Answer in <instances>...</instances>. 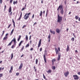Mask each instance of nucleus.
I'll return each instance as SVG.
<instances>
[{"mask_svg":"<svg viewBox=\"0 0 80 80\" xmlns=\"http://www.w3.org/2000/svg\"><path fill=\"white\" fill-rule=\"evenodd\" d=\"M3 76V74L1 73L0 74V77H2Z\"/></svg>","mask_w":80,"mask_h":80,"instance_id":"41","label":"nucleus"},{"mask_svg":"<svg viewBox=\"0 0 80 80\" xmlns=\"http://www.w3.org/2000/svg\"><path fill=\"white\" fill-rule=\"evenodd\" d=\"M62 7L63 5H61L58 7V8L57 9V10L59 11V9L60 8V12L62 15H63V13H64V11H63V9L62 8Z\"/></svg>","mask_w":80,"mask_h":80,"instance_id":"2","label":"nucleus"},{"mask_svg":"<svg viewBox=\"0 0 80 80\" xmlns=\"http://www.w3.org/2000/svg\"><path fill=\"white\" fill-rule=\"evenodd\" d=\"M23 42H24V41H21L20 42V43L22 44V43Z\"/></svg>","mask_w":80,"mask_h":80,"instance_id":"43","label":"nucleus"},{"mask_svg":"<svg viewBox=\"0 0 80 80\" xmlns=\"http://www.w3.org/2000/svg\"><path fill=\"white\" fill-rule=\"evenodd\" d=\"M23 48H24V46H23V47H22V48H21L22 51L23 50Z\"/></svg>","mask_w":80,"mask_h":80,"instance_id":"42","label":"nucleus"},{"mask_svg":"<svg viewBox=\"0 0 80 80\" xmlns=\"http://www.w3.org/2000/svg\"><path fill=\"white\" fill-rule=\"evenodd\" d=\"M22 44H21V43L20 42H19L18 45H19V47H20V46H21V45Z\"/></svg>","mask_w":80,"mask_h":80,"instance_id":"49","label":"nucleus"},{"mask_svg":"<svg viewBox=\"0 0 80 80\" xmlns=\"http://www.w3.org/2000/svg\"><path fill=\"white\" fill-rule=\"evenodd\" d=\"M29 40H31V35L30 36Z\"/></svg>","mask_w":80,"mask_h":80,"instance_id":"51","label":"nucleus"},{"mask_svg":"<svg viewBox=\"0 0 80 80\" xmlns=\"http://www.w3.org/2000/svg\"><path fill=\"white\" fill-rule=\"evenodd\" d=\"M51 72H52V70L50 69H49V70L47 71V73H51Z\"/></svg>","mask_w":80,"mask_h":80,"instance_id":"22","label":"nucleus"},{"mask_svg":"<svg viewBox=\"0 0 80 80\" xmlns=\"http://www.w3.org/2000/svg\"><path fill=\"white\" fill-rule=\"evenodd\" d=\"M8 12L9 13H10L11 12L9 15H10L11 16H12V7H10L9 8Z\"/></svg>","mask_w":80,"mask_h":80,"instance_id":"6","label":"nucleus"},{"mask_svg":"<svg viewBox=\"0 0 80 80\" xmlns=\"http://www.w3.org/2000/svg\"><path fill=\"white\" fill-rule=\"evenodd\" d=\"M5 33V31L4 30V31H3V32H2V35H1V37H2V36H3V35H4V33Z\"/></svg>","mask_w":80,"mask_h":80,"instance_id":"35","label":"nucleus"},{"mask_svg":"<svg viewBox=\"0 0 80 80\" xmlns=\"http://www.w3.org/2000/svg\"><path fill=\"white\" fill-rule=\"evenodd\" d=\"M31 14V13L29 12L28 13H26L24 15V20H27L28 18H29V17H30V15Z\"/></svg>","mask_w":80,"mask_h":80,"instance_id":"4","label":"nucleus"},{"mask_svg":"<svg viewBox=\"0 0 80 80\" xmlns=\"http://www.w3.org/2000/svg\"><path fill=\"white\" fill-rule=\"evenodd\" d=\"M8 35V33L6 34V35H5V37H8L7 36Z\"/></svg>","mask_w":80,"mask_h":80,"instance_id":"53","label":"nucleus"},{"mask_svg":"<svg viewBox=\"0 0 80 80\" xmlns=\"http://www.w3.org/2000/svg\"><path fill=\"white\" fill-rule=\"evenodd\" d=\"M38 59H36V65H37V64H38Z\"/></svg>","mask_w":80,"mask_h":80,"instance_id":"33","label":"nucleus"},{"mask_svg":"<svg viewBox=\"0 0 80 80\" xmlns=\"http://www.w3.org/2000/svg\"><path fill=\"white\" fill-rule=\"evenodd\" d=\"M30 46V44H28L26 45L25 46L26 48H27V47H28Z\"/></svg>","mask_w":80,"mask_h":80,"instance_id":"29","label":"nucleus"},{"mask_svg":"<svg viewBox=\"0 0 80 80\" xmlns=\"http://www.w3.org/2000/svg\"><path fill=\"white\" fill-rule=\"evenodd\" d=\"M6 5H5L4 6V10H5V9H6Z\"/></svg>","mask_w":80,"mask_h":80,"instance_id":"54","label":"nucleus"},{"mask_svg":"<svg viewBox=\"0 0 80 80\" xmlns=\"http://www.w3.org/2000/svg\"><path fill=\"white\" fill-rule=\"evenodd\" d=\"M52 70H55V68H55V66H53L52 67Z\"/></svg>","mask_w":80,"mask_h":80,"instance_id":"25","label":"nucleus"},{"mask_svg":"<svg viewBox=\"0 0 80 80\" xmlns=\"http://www.w3.org/2000/svg\"><path fill=\"white\" fill-rule=\"evenodd\" d=\"M71 40L72 41V42H74V40H75V38H72L71 39Z\"/></svg>","mask_w":80,"mask_h":80,"instance_id":"32","label":"nucleus"},{"mask_svg":"<svg viewBox=\"0 0 80 80\" xmlns=\"http://www.w3.org/2000/svg\"><path fill=\"white\" fill-rule=\"evenodd\" d=\"M11 60H12V59H13V53H12L11 54Z\"/></svg>","mask_w":80,"mask_h":80,"instance_id":"23","label":"nucleus"},{"mask_svg":"<svg viewBox=\"0 0 80 80\" xmlns=\"http://www.w3.org/2000/svg\"><path fill=\"white\" fill-rule=\"evenodd\" d=\"M11 25H12L11 24H10L8 27V28H10V27L11 26Z\"/></svg>","mask_w":80,"mask_h":80,"instance_id":"38","label":"nucleus"},{"mask_svg":"<svg viewBox=\"0 0 80 80\" xmlns=\"http://www.w3.org/2000/svg\"><path fill=\"white\" fill-rule=\"evenodd\" d=\"M37 23L36 22H35L34 24H33V26H34V25H37Z\"/></svg>","mask_w":80,"mask_h":80,"instance_id":"45","label":"nucleus"},{"mask_svg":"<svg viewBox=\"0 0 80 80\" xmlns=\"http://www.w3.org/2000/svg\"><path fill=\"white\" fill-rule=\"evenodd\" d=\"M43 58H44V62L45 63H47V61L46 60V58H45V54H44L43 55Z\"/></svg>","mask_w":80,"mask_h":80,"instance_id":"14","label":"nucleus"},{"mask_svg":"<svg viewBox=\"0 0 80 80\" xmlns=\"http://www.w3.org/2000/svg\"><path fill=\"white\" fill-rule=\"evenodd\" d=\"M48 38H49V39H50V34L49 35V36H48Z\"/></svg>","mask_w":80,"mask_h":80,"instance_id":"39","label":"nucleus"},{"mask_svg":"<svg viewBox=\"0 0 80 80\" xmlns=\"http://www.w3.org/2000/svg\"><path fill=\"white\" fill-rule=\"evenodd\" d=\"M78 75H80V72H78Z\"/></svg>","mask_w":80,"mask_h":80,"instance_id":"57","label":"nucleus"},{"mask_svg":"<svg viewBox=\"0 0 80 80\" xmlns=\"http://www.w3.org/2000/svg\"><path fill=\"white\" fill-rule=\"evenodd\" d=\"M12 71H13V66H11L10 68V69L9 70V73H12Z\"/></svg>","mask_w":80,"mask_h":80,"instance_id":"11","label":"nucleus"},{"mask_svg":"<svg viewBox=\"0 0 80 80\" xmlns=\"http://www.w3.org/2000/svg\"><path fill=\"white\" fill-rule=\"evenodd\" d=\"M28 36H27V35H26V39L27 42L28 41Z\"/></svg>","mask_w":80,"mask_h":80,"instance_id":"24","label":"nucleus"},{"mask_svg":"<svg viewBox=\"0 0 80 80\" xmlns=\"http://www.w3.org/2000/svg\"><path fill=\"white\" fill-rule=\"evenodd\" d=\"M20 38H21V36L20 35L19 36V38L18 39V42H19V40H20Z\"/></svg>","mask_w":80,"mask_h":80,"instance_id":"26","label":"nucleus"},{"mask_svg":"<svg viewBox=\"0 0 80 80\" xmlns=\"http://www.w3.org/2000/svg\"><path fill=\"white\" fill-rule=\"evenodd\" d=\"M20 19H21V18L20 17L19 18L17 19V20L19 21L20 20Z\"/></svg>","mask_w":80,"mask_h":80,"instance_id":"48","label":"nucleus"},{"mask_svg":"<svg viewBox=\"0 0 80 80\" xmlns=\"http://www.w3.org/2000/svg\"><path fill=\"white\" fill-rule=\"evenodd\" d=\"M2 63V61H0V63Z\"/></svg>","mask_w":80,"mask_h":80,"instance_id":"64","label":"nucleus"},{"mask_svg":"<svg viewBox=\"0 0 80 80\" xmlns=\"http://www.w3.org/2000/svg\"><path fill=\"white\" fill-rule=\"evenodd\" d=\"M56 61V59H53L52 60V65H53V62H55Z\"/></svg>","mask_w":80,"mask_h":80,"instance_id":"18","label":"nucleus"},{"mask_svg":"<svg viewBox=\"0 0 80 80\" xmlns=\"http://www.w3.org/2000/svg\"><path fill=\"white\" fill-rule=\"evenodd\" d=\"M40 52H42V48H40Z\"/></svg>","mask_w":80,"mask_h":80,"instance_id":"46","label":"nucleus"},{"mask_svg":"<svg viewBox=\"0 0 80 80\" xmlns=\"http://www.w3.org/2000/svg\"><path fill=\"white\" fill-rule=\"evenodd\" d=\"M13 30H14V29H13L12 30V31H11V32L10 34V36L12 35V34H13Z\"/></svg>","mask_w":80,"mask_h":80,"instance_id":"20","label":"nucleus"},{"mask_svg":"<svg viewBox=\"0 0 80 80\" xmlns=\"http://www.w3.org/2000/svg\"><path fill=\"white\" fill-rule=\"evenodd\" d=\"M7 1H9V0H7ZM13 2V0H10L9 3H12Z\"/></svg>","mask_w":80,"mask_h":80,"instance_id":"30","label":"nucleus"},{"mask_svg":"<svg viewBox=\"0 0 80 80\" xmlns=\"http://www.w3.org/2000/svg\"><path fill=\"white\" fill-rule=\"evenodd\" d=\"M22 12H21L20 17L21 18H22Z\"/></svg>","mask_w":80,"mask_h":80,"instance_id":"37","label":"nucleus"},{"mask_svg":"<svg viewBox=\"0 0 80 80\" xmlns=\"http://www.w3.org/2000/svg\"><path fill=\"white\" fill-rule=\"evenodd\" d=\"M27 27V25H24L23 27H22V28L23 29V28H24Z\"/></svg>","mask_w":80,"mask_h":80,"instance_id":"34","label":"nucleus"},{"mask_svg":"<svg viewBox=\"0 0 80 80\" xmlns=\"http://www.w3.org/2000/svg\"><path fill=\"white\" fill-rule=\"evenodd\" d=\"M56 31L58 33H59L60 32V29L58 28H57L56 29Z\"/></svg>","mask_w":80,"mask_h":80,"instance_id":"12","label":"nucleus"},{"mask_svg":"<svg viewBox=\"0 0 80 80\" xmlns=\"http://www.w3.org/2000/svg\"><path fill=\"white\" fill-rule=\"evenodd\" d=\"M78 18H79V17L78 16H76L75 17V18L76 20H78Z\"/></svg>","mask_w":80,"mask_h":80,"instance_id":"28","label":"nucleus"},{"mask_svg":"<svg viewBox=\"0 0 80 80\" xmlns=\"http://www.w3.org/2000/svg\"><path fill=\"white\" fill-rule=\"evenodd\" d=\"M23 42H24V41H21L20 42V43L22 44V43Z\"/></svg>","mask_w":80,"mask_h":80,"instance_id":"44","label":"nucleus"},{"mask_svg":"<svg viewBox=\"0 0 80 80\" xmlns=\"http://www.w3.org/2000/svg\"><path fill=\"white\" fill-rule=\"evenodd\" d=\"M22 67H23V63H21L20 65V66L19 67L18 69L19 70H21V68H22Z\"/></svg>","mask_w":80,"mask_h":80,"instance_id":"10","label":"nucleus"},{"mask_svg":"<svg viewBox=\"0 0 80 80\" xmlns=\"http://www.w3.org/2000/svg\"><path fill=\"white\" fill-rule=\"evenodd\" d=\"M0 2L1 4H2V0H0Z\"/></svg>","mask_w":80,"mask_h":80,"instance_id":"50","label":"nucleus"},{"mask_svg":"<svg viewBox=\"0 0 80 80\" xmlns=\"http://www.w3.org/2000/svg\"><path fill=\"white\" fill-rule=\"evenodd\" d=\"M48 9L47 10V12H46V17H47V13H48Z\"/></svg>","mask_w":80,"mask_h":80,"instance_id":"40","label":"nucleus"},{"mask_svg":"<svg viewBox=\"0 0 80 80\" xmlns=\"http://www.w3.org/2000/svg\"><path fill=\"white\" fill-rule=\"evenodd\" d=\"M73 77L74 80H78L79 79V77H78V75H73Z\"/></svg>","mask_w":80,"mask_h":80,"instance_id":"7","label":"nucleus"},{"mask_svg":"<svg viewBox=\"0 0 80 80\" xmlns=\"http://www.w3.org/2000/svg\"><path fill=\"white\" fill-rule=\"evenodd\" d=\"M7 38H8V37L5 36V37H4L3 38V40H6Z\"/></svg>","mask_w":80,"mask_h":80,"instance_id":"27","label":"nucleus"},{"mask_svg":"<svg viewBox=\"0 0 80 80\" xmlns=\"http://www.w3.org/2000/svg\"><path fill=\"white\" fill-rule=\"evenodd\" d=\"M58 50L59 52H60V48H58Z\"/></svg>","mask_w":80,"mask_h":80,"instance_id":"52","label":"nucleus"},{"mask_svg":"<svg viewBox=\"0 0 80 80\" xmlns=\"http://www.w3.org/2000/svg\"><path fill=\"white\" fill-rule=\"evenodd\" d=\"M39 15L41 17L42 16V11H40V13L39 14Z\"/></svg>","mask_w":80,"mask_h":80,"instance_id":"31","label":"nucleus"},{"mask_svg":"<svg viewBox=\"0 0 80 80\" xmlns=\"http://www.w3.org/2000/svg\"><path fill=\"white\" fill-rule=\"evenodd\" d=\"M79 3V1H77V4H78V3Z\"/></svg>","mask_w":80,"mask_h":80,"instance_id":"60","label":"nucleus"},{"mask_svg":"<svg viewBox=\"0 0 80 80\" xmlns=\"http://www.w3.org/2000/svg\"><path fill=\"white\" fill-rule=\"evenodd\" d=\"M41 41H42V40L41 39H40L39 40V43H38V48H39V47H40V46H41Z\"/></svg>","mask_w":80,"mask_h":80,"instance_id":"9","label":"nucleus"},{"mask_svg":"<svg viewBox=\"0 0 80 80\" xmlns=\"http://www.w3.org/2000/svg\"><path fill=\"white\" fill-rule=\"evenodd\" d=\"M2 70H4V68H2Z\"/></svg>","mask_w":80,"mask_h":80,"instance_id":"59","label":"nucleus"},{"mask_svg":"<svg viewBox=\"0 0 80 80\" xmlns=\"http://www.w3.org/2000/svg\"><path fill=\"white\" fill-rule=\"evenodd\" d=\"M33 50V48H31V49H30V50H31V51H32V50Z\"/></svg>","mask_w":80,"mask_h":80,"instance_id":"56","label":"nucleus"},{"mask_svg":"<svg viewBox=\"0 0 80 80\" xmlns=\"http://www.w3.org/2000/svg\"><path fill=\"white\" fill-rule=\"evenodd\" d=\"M64 3H65V5H66V1H64Z\"/></svg>","mask_w":80,"mask_h":80,"instance_id":"62","label":"nucleus"},{"mask_svg":"<svg viewBox=\"0 0 80 80\" xmlns=\"http://www.w3.org/2000/svg\"><path fill=\"white\" fill-rule=\"evenodd\" d=\"M66 31H67V32H68V28H67V29H66Z\"/></svg>","mask_w":80,"mask_h":80,"instance_id":"58","label":"nucleus"},{"mask_svg":"<svg viewBox=\"0 0 80 80\" xmlns=\"http://www.w3.org/2000/svg\"><path fill=\"white\" fill-rule=\"evenodd\" d=\"M62 18L63 17H62V16H60V14H58V19L57 22L58 23H60V22H62Z\"/></svg>","mask_w":80,"mask_h":80,"instance_id":"5","label":"nucleus"},{"mask_svg":"<svg viewBox=\"0 0 80 80\" xmlns=\"http://www.w3.org/2000/svg\"><path fill=\"white\" fill-rule=\"evenodd\" d=\"M71 14V12H70L69 13V15H70Z\"/></svg>","mask_w":80,"mask_h":80,"instance_id":"61","label":"nucleus"},{"mask_svg":"<svg viewBox=\"0 0 80 80\" xmlns=\"http://www.w3.org/2000/svg\"><path fill=\"white\" fill-rule=\"evenodd\" d=\"M43 78H44V79H46V77L45 76V75H44V74H43Z\"/></svg>","mask_w":80,"mask_h":80,"instance_id":"36","label":"nucleus"},{"mask_svg":"<svg viewBox=\"0 0 80 80\" xmlns=\"http://www.w3.org/2000/svg\"><path fill=\"white\" fill-rule=\"evenodd\" d=\"M34 14H33V15H32V18H34Z\"/></svg>","mask_w":80,"mask_h":80,"instance_id":"55","label":"nucleus"},{"mask_svg":"<svg viewBox=\"0 0 80 80\" xmlns=\"http://www.w3.org/2000/svg\"><path fill=\"white\" fill-rule=\"evenodd\" d=\"M69 46H68V45H67V48L66 49V51L67 52H68V51H69Z\"/></svg>","mask_w":80,"mask_h":80,"instance_id":"17","label":"nucleus"},{"mask_svg":"<svg viewBox=\"0 0 80 80\" xmlns=\"http://www.w3.org/2000/svg\"><path fill=\"white\" fill-rule=\"evenodd\" d=\"M12 22L13 23V25L14 27H15V22H14V20H13V19H12Z\"/></svg>","mask_w":80,"mask_h":80,"instance_id":"21","label":"nucleus"},{"mask_svg":"<svg viewBox=\"0 0 80 80\" xmlns=\"http://www.w3.org/2000/svg\"><path fill=\"white\" fill-rule=\"evenodd\" d=\"M33 68L34 70V72H37V69H36V67H35V66H34Z\"/></svg>","mask_w":80,"mask_h":80,"instance_id":"19","label":"nucleus"},{"mask_svg":"<svg viewBox=\"0 0 80 80\" xmlns=\"http://www.w3.org/2000/svg\"><path fill=\"white\" fill-rule=\"evenodd\" d=\"M27 7V4H25L24 7H23L21 10V11L24 10L25 9H26V7Z\"/></svg>","mask_w":80,"mask_h":80,"instance_id":"13","label":"nucleus"},{"mask_svg":"<svg viewBox=\"0 0 80 80\" xmlns=\"http://www.w3.org/2000/svg\"><path fill=\"white\" fill-rule=\"evenodd\" d=\"M18 3V1H14L13 2V4L14 5H15V4H17Z\"/></svg>","mask_w":80,"mask_h":80,"instance_id":"15","label":"nucleus"},{"mask_svg":"<svg viewBox=\"0 0 80 80\" xmlns=\"http://www.w3.org/2000/svg\"><path fill=\"white\" fill-rule=\"evenodd\" d=\"M23 56V54H22V56H21V58H22V57Z\"/></svg>","mask_w":80,"mask_h":80,"instance_id":"63","label":"nucleus"},{"mask_svg":"<svg viewBox=\"0 0 80 80\" xmlns=\"http://www.w3.org/2000/svg\"><path fill=\"white\" fill-rule=\"evenodd\" d=\"M19 75V72H17L16 73V75H17V76H18V75Z\"/></svg>","mask_w":80,"mask_h":80,"instance_id":"47","label":"nucleus"},{"mask_svg":"<svg viewBox=\"0 0 80 80\" xmlns=\"http://www.w3.org/2000/svg\"><path fill=\"white\" fill-rule=\"evenodd\" d=\"M50 32H51V33H52V34H53V35H55V31H52V30H50Z\"/></svg>","mask_w":80,"mask_h":80,"instance_id":"16","label":"nucleus"},{"mask_svg":"<svg viewBox=\"0 0 80 80\" xmlns=\"http://www.w3.org/2000/svg\"><path fill=\"white\" fill-rule=\"evenodd\" d=\"M13 42L14 44L12 45L11 47L12 48H13L14 47H15V46H16V39L15 38H14L11 41V42L8 45V46H10L12 45V42Z\"/></svg>","mask_w":80,"mask_h":80,"instance_id":"1","label":"nucleus"},{"mask_svg":"<svg viewBox=\"0 0 80 80\" xmlns=\"http://www.w3.org/2000/svg\"><path fill=\"white\" fill-rule=\"evenodd\" d=\"M64 75L66 77H68V75H69V72L68 71L65 72L64 73Z\"/></svg>","mask_w":80,"mask_h":80,"instance_id":"8","label":"nucleus"},{"mask_svg":"<svg viewBox=\"0 0 80 80\" xmlns=\"http://www.w3.org/2000/svg\"><path fill=\"white\" fill-rule=\"evenodd\" d=\"M55 50L56 51V55L58 54V56L57 60L59 61V60H60V57H61V54H60V53H59V51L57 48H55Z\"/></svg>","mask_w":80,"mask_h":80,"instance_id":"3","label":"nucleus"}]
</instances>
